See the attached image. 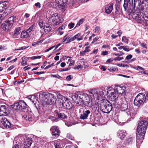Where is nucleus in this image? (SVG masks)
Segmentation results:
<instances>
[{
    "mask_svg": "<svg viewBox=\"0 0 148 148\" xmlns=\"http://www.w3.org/2000/svg\"><path fill=\"white\" fill-rule=\"evenodd\" d=\"M7 4L6 1L0 2V12H1L7 8Z\"/></svg>",
    "mask_w": 148,
    "mask_h": 148,
    "instance_id": "nucleus-25",
    "label": "nucleus"
},
{
    "mask_svg": "<svg viewBox=\"0 0 148 148\" xmlns=\"http://www.w3.org/2000/svg\"><path fill=\"white\" fill-rule=\"evenodd\" d=\"M145 98V94L143 93H139L135 97L134 101L135 105L140 106L143 103Z\"/></svg>",
    "mask_w": 148,
    "mask_h": 148,
    "instance_id": "nucleus-7",
    "label": "nucleus"
},
{
    "mask_svg": "<svg viewBox=\"0 0 148 148\" xmlns=\"http://www.w3.org/2000/svg\"><path fill=\"white\" fill-rule=\"evenodd\" d=\"M148 125V121L146 119L141 121L138 124L136 133L137 148L140 146L143 142Z\"/></svg>",
    "mask_w": 148,
    "mask_h": 148,
    "instance_id": "nucleus-1",
    "label": "nucleus"
},
{
    "mask_svg": "<svg viewBox=\"0 0 148 148\" xmlns=\"http://www.w3.org/2000/svg\"><path fill=\"white\" fill-rule=\"evenodd\" d=\"M56 6H58L60 10L64 11L66 8L67 0H55Z\"/></svg>",
    "mask_w": 148,
    "mask_h": 148,
    "instance_id": "nucleus-8",
    "label": "nucleus"
},
{
    "mask_svg": "<svg viewBox=\"0 0 148 148\" xmlns=\"http://www.w3.org/2000/svg\"><path fill=\"white\" fill-rule=\"evenodd\" d=\"M132 17L138 23H140L141 21V14L140 9L136 6V9L133 13Z\"/></svg>",
    "mask_w": 148,
    "mask_h": 148,
    "instance_id": "nucleus-9",
    "label": "nucleus"
},
{
    "mask_svg": "<svg viewBox=\"0 0 148 148\" xmlns=\"http://www.w3.org/2000/svg\"><path fill=\"white\" fill-rule=\"evenodd\" d=\"M136 114V111L135 110H131L129 113L127 112V114L128 115L130 114V116L132 117Z\"/></svg>",
    "mask_w": 148,
    "mask_h": 148,
    "instance_id": "nucleus-40",
    "label": "nucleus"
},
{
    "mask_svg": "<svg viewBox=\"0 0 148 148\" xmlns=\"http://www.w3.org/2000/svg\"><path fill=\"white\" fill-rule=\"evenodd\" d=\"M75 25V24L74 23H70L68 25V27H69V28L70 29H71L73 28Z\"/></svg>",
    "mask_w": 148,
    "mask_h": 148,
    "instance_id": "nucleus-56",
    "label": "nucleus"
},
{
    "mask_svg": "<svg viewBox=\"0 0 148 148\" xmlns=\"http://www.w3.org/2000/svg\"><path fill=\"white\" fill-rule=\"evenodd\" d=\"M132 57V55L129 54L126 57V58L127 60H129L131 59Z\"/></svg>",
    "mask_w": 148,
    "mask_h": 148,
    "instance_id": "nucleus-60",
    "label": "nucleus"
},
{
    "mask_svg": "<svg viewBox=\"0 0 148 148\" xmlns=\"http://www.w3.org/2000/svg\"><path fill=\"white\" fill-rule=\"evenodd\" d=\"M66 26V25H63L61 26L57 29L56 32L60 35H62L63 33V32L62 31L65 29Z\"/></svg>",
    "mask_w": 148,
    "mask_h": 148,
    "instance_id": "nucleus-28",
    "label": "nucleus"
},
{
    "mask_svg": "<svg viewBox=\"0 0 148 148\" xmlns=\"http://www.w3.org/2000/svg\"><path fill=\"white\" fill-rule=\"evenodd\" d=\"M58 117L60 118L65 119L67 117V116L64 113H60L58 115Z\"/></svg>",
    "mask_w": 148,
    "mask_h": 148,
    "instance_id": "nucleus-42",
    "label": "nucleus"
},
{
    "mask_svg": "<svg viewBox=\"0 0 148 148\" xmlns=\"http://www.w3.org/2000/svg\"><path fill=\"white\" fill-rule=\"evenodd\" d=\"M137 67V68L136 69L137 70H138V69H140L141 70L144 71V69L143 68H142V67H141L140 66H138Z\"/></svg>",
    "mask_w": 148,
    "mask_h": 148,
    "instance_id": "nucleus-63",
    "label": "nucleus"
},
{
    "mask_svg": "<svg viewBox=\"0 0 148 148\" xmlns=\"http://www.w3.org/2000/svg\"><path fill=\"white\" fill-rule=\"evenodd\" d=\"M106 92V91L105 90L104 88H102L100 90L99 89L98 98L100 96H102L103 95L104 92Z\"/></svg>",
    "mask_w": 148,
    "mask_h": 148,
    "instance_id": "nucleus-33",
    "label": "nucleus"
},
{
    "mask_svg": "<svg viewBox=\"0 0 148 148\" xmlns=\"http://www.w3.org/2000/svg\"><path fill=\"white\" fill-rule=\"evenodd\" d=\"M128 39L126 36H123L122 39V41L126 43L127 44L128 43Z\"/></svg>",
    "mask_w": 148,
    "mask_h": 148,
    "instance_id": "nucleus-46",
    "label": "nucleus"
},
{
    "mask_svg": "<svg viewBox=\"0 0 148 148\" xmlns=\"http://www.w3.org/2000/svg\"><path fill=\"white\" fill-rule=\"evenodd\" d=\"M90 113V111L88 110L84 111L83 113L81 114L79 119L83 120L86 119H87L88 115Z\"/></svg>",
    "mask_w": 148,
    "mask_h": 148,
    "instance_id": "nucleus-22",
    "label": "nucleus"
},
{
    "mask_svg": "<svg viewBox=\"0 0 148 148\" xmlns=\"http://www.w3.org/2000/svg\"><path fill=\"white\" fill-rule=\"evenodd\" d=\"M136 4H138V6L141 5L140 3L138 1L134 0V3L133 0H124L123 7L125 11L127 10L128 7L131 11H133L134 10Z\"/></svg>",
    "mask_w": 148,
    "mask_h": 148,
    "instance_id": "nucleus-3",
    "label": "nucleus"
},
{
    "mask_svg": "<svg viewBox=\"0 0 148 148\" xmlns=\"http://www.w3.org/2000/svg\"><path fill=\"white\" fill-rule=\"evenodd\" d=\"M92 109L94 112H95L96 111H98L99 110V108L97 105H95L92 107Z\"/></svg>",
    "mask_w": 148,
    "mask_h": 148,
    "instance_id": "nucleus-47",
    "label": "nucleus"
},
{
    "mask_svg": "<svg viewBox=\"0 0 148 148\" xmlns=\"http://www.w3.org/2000/svg\"><path fill=\"white\" fill-rule=\"evenodd\" d=\"M111 88H110L108 89V90L107 93V95L108 97L110 98V100L112 101H115L117 99L118 96L117 94H116L114 90H111Z\"/></svg>",
    "mask_w": 148,
    "mask_h": 148,
    "instance_id": "nucleus-11",
    "label": "nucleus"
},
{
    "mask_svg": "<svg viewBox=\"0 0 148 148\" xmlns=\"http://www.w3.org/2000/svg\"><path fill=\"white\" fill-rule=\"evenodd\" d=\"M73 78V77L72 75H70L67 76L66 77V79L67 81H69L71 80V78Z\"/></svg>",
    "mask_w": 148,
    "mask_h": 148,
    "instance_id": "nucleus-59",
    "label": "nucleus"
},
{
    "mask_svg": "<svg viewBox=\"0 0 148 148\" xmlns=\"http://www.w3.org/2000/svg\"><path fill=\"white\" fill-rule=\"evenodd\" d=\"M88 47H86L85 48V50L82 51H80V55L81 56H83L87 52H88L90 51V50L88 49Z\"/></svg>",
    "mask_w": 148,
    "mask_h": 148,
    "instance_id": "nucleus-37",
    "label": "nucleus"
},
{
    "mask_svg": "<svg viewBox=\"0 0 148 148\" xmlns=\"http://www.w3.org/2000/svg\"><path fill=\"white\" fill-rule=\"evenodd\" d=\"M34 29V26L32 25L30 26L29 29H27L26 31L29 34V33L30 32Z\"/></svg>",
    "mask_w": 148,
    "mask_h": 148,
    "instance_id": "nucleus-49",
    "label": "nucleus"
},
{
    "mask_svg": "<svg viewBox=\"0 0 148 148\" xmlns=\"http://www.w3.org/2000/svg\"><path fill=\"white\" fill-rule=\"evenodd\" d=\"M15 20L14 16L9 17L7 21H5L1 25L2 28L5 31H8L12 27L14 22Z\"/></svg>",
    "mask_w": 148,
    "mask_h": 148,
    "instance_id": "nucleus-6",
    "label": "nucleus"
},
{
    "mask_svg": "<svg viewBox=\"0 0 148 148\" xmlns=\"http://www.w3.org/2000/svg\"><path fill=\"white\" fill-rule=\"evenodd\" d=\"M47 19L49 23H52L59 18V16L57 13L51 15L50 17L47 16Z\"/></svg>",
    "mask_w": 148,
    "mask_h": 148,
    "instance_id": "nucleus-14",
    "label": "nucleus"
},
{
    "mask_svg": "<svg viewBox=\"0 0 148 148\" xmlns=\"http://www.w3.org/2000/svg\"><path fill=\"white\" fill-rule=\"evenodd\" d=\"M63 40V43L66 44L73 41L74 39L73 37L71 38V37L69 36L66 37V36H65L64 37Z\"/></svg>",
    "mask_w": 148,
    "mask_h": 148,
    "instance_id": "nucleus-26",
    "label": "nucleus"
},
{
    "mask_svg": "<svg viewBox=\"0 0 148 148\" xmlns=\"http://www.w3.org/2000/svg\"><path fill=\"white\" fill-rule=\"evenodd\" d=\"M98 89H90L89 90V92L91 94L93 95L95 97V96H97V99H98Z\"/></svg>",
    "mask_w": 148,
    "mask_h": 148,
    "instance_id": "nucleus-24",
    "label": "nucleus"
},
{
    "mask_svg": "<svg viewBox=\"0 0 148 148\" xmlns=\"http://www.w3.org/2000/svg\"><path fill=\"white\" fill-rule=\"evenodd\" d=\"M46 23L45 21L42 20H40L39 22V24L40 27L43 29L45 26Z\"/></svg>",
    "mask_w": 148,
    "mask_h": 148,
    "instance_id": "nucleus-39",
    "label": "nucleus"
},
{
    "mask_svg": "<svg viewBox=\"0 0 148 148\" xmlns=\"http://www.w3.org/2000/svg\"><path fill=\"white\" fill-rule=\"evenodd\" d=\"M66 148H77L75 146L73 145L66 146Z\"/></svg>",
    "mask_w": 148,
    "mask_h": 148,
    "instance_id": "nucleus-62",
    "label": "nucleus"
},
{
    "mask_svg": "<svg viewBox=\"0 0 148 148\" xmlns=\"http://www.w3.org/2000/svg\"><path fill=\"white\" fill-rule=\"evenodd\" d=\"M119 137L121 139H123L127 134L125 130H119L118 132Z\"/></svg>",
    "mask_w": 148,
    "mask_h": 148,
    "instance_id": "nucleus-23",
    "label": "nucleus"
},
{
    "mask_svg": "<svg viewBox=\"0 0 148 148\" xmlns=\"http://www.w3.org/2000/svg\"><path fill=\"white\" fill-rule=\"evenodd\" d=\"M27 98L32 102L35 107L38 109V102L37 100L36 97L34 96H29L27 97Z\"/></svg>",
    "mask_w": 148,
    "mask_h": 148,
    "instance_id": "nucleus-15",
    "label": "nucleus"
},
{
    "mask_svg": "<svg viewBox=\"0 0 148 148\" xmlns=\"http://www.w3.org/2000/svg\"><path fill=\"white\" fill-rule=\"evenodd\" d=\"M100 29V27L98 26H97L95 29V32H99Z\"/></svg>",
    "mask_w": 148,
    "mask_h": 148,
    "instance_id": "nucleus-64",
    "label": "nucleus"
},
{
    "mask_svg": "<svg viewBox=\"0 0 148 148\" xmlns=\"http://www.w3.org/2000/svg\"><path fill=\"white\" fill-rule=\"evenodd\" d=\"M81 36L80 34L78 33L73 37V38L74 40L77 39V40L79 41L82 39V37Z\"/></svg>",
    "mask_w": 148,
    "mask_h": 148,
    "instance_id": "nucleus-35",
    "label": "nucleus"
},
{
    "mask_svg": "<svg viewBox=\"0 0 148 148\" xmlns=\"http://www.w3.org/2000/svg\"><path fill=\"white\" fill-rule=\"evenodd\" d=\"M15 138L13 142V145L12 148H25V145H23V143L20 141L16 142Z\"/></svg>",
    "mask_w": 148,
    "mask_h": 148,
    "instance_id": "nucleus-18",
    "label": "nucleus"
},
{
    "mask_svg": "<svg viewBox=\"0 0 148 148\" xmlns=\"http://www.w3.org/2000/svg\"><path fill=\"white\" fill-rule=\"evenodd\" d=\"M23 117L26 120L29 121H32L34 120L33 117L32 116L31 113H29L28 115H24Z\"/></svg>",
    "mask_w": 148,
    "mask_h": 148,
    "instance_id": "nucleus-30",
    "label": "nucleus"
},
{
    "mask_svg": "<svg viewBox=\"0 0 148 148\" xmlns=\"http://www.w3.org/2000/svg\"><path fill=\"white\" fill-rule=\"evenodd\" d=\"M125 87L123 86H116L114 90L115 92L123 95L126 90Z\"/></svg>",
    "mask_w": 148,
    "mask_h": 148,
    "instance_id": "nucleus-13",
    "label": "nucleus"
},
{
    "mask_svg": "<svg viewBox=\"0 0 148 148\" xmlns=\"http://www.w3.org/2000/svg\"><path fill=\"white\" fill-rule=\"evenodd\" d=\"M54 145L55 148H62L63 147L62 141L60 140L55 141Z\"/></svg>",
    "mask_w": 148,
    "mask_h": 148,
    "instance_id": "nucleus-29",
    "label": "nucleus"
},
{
    "mask_svg": "<svg viewBox=\"0 0 148 148\" xmlns=\"http://www.w3.org/2000/svg\"><path fill=\"white\" fill-rule=\"evenodd\" d=\"M119 52H120V53H114L113 54V55H115L116 56H122L124 54V53H123V52H122L121 51H119Z\"/></svg>",
    "mask_w": 148,
    "mask_h": 148,
    "instance_id": "nucleus-52",
    "label": "nucleus"
},
{
    "mask_svg": "<svg viewBox=\"0 0 148 148\" xmlns=\"http://www.w3.org/2000/svg\"><path fill=\"white\" fill-rule=\"evenodd\" d=\"M0 125L2 128H10L11 124L5 116H2L0 117Z\"/></svg>",
    "mask_w": 148,
    "mask_h": 148,
    "instance_id": "nucleus-10",
    "label": "nucleus"
},
{
    "mask_svg": "<svg viewBox=\"0 0 148 148\" xmlns=\"http://www.w3.org/2000/svg\"><path fill=\"white\" fill-rule=\"evenodd\" d=\"M139 73L144 74L145 75L148 76V73H147L145 69L143 71H140L139 72Z\"/></svg>",
    "mask_w": 148,
    "mask_h": 148,
    "instance_id": "nucleus-50",
    "label": "nucleus"
},
{
    "mask_svg": "<svg viewBox=\"0 0 148 148\" xmlns=\"http://www.w3.org/2000/svg\"><path fill=\"white\" fill-rule=\"evenodd\" d=\"M79 98H81L80 103V104H84L89 107L92 106V102L89 96L86 94L81 93Z\"/></svg>",
    "mask_w": 148,
    "mask_h": 148,
    "instance_id": "nucleus-4",
    "label": "nucleus"
},
{
    "mask_svg": "<svg viewBox=\"0 0 148 148\" xmlns=\"http://www.w3.org/2000/svg\"><path fill=\"white\" fill-rule=\"evenodd\" d=\"M35 6L39 9L41 8V4L39 2H37L35 4Z\"/></svg>",
    "mask_w": 148,
    "mask_h": 148,
    "instance_id": "nucleus-54",
    "label": "nucleus"
},
{
    "mask_svg": "<svg viewBox=\"0 0 148 148\" xmlns=\"http://www.w3.org/2000/svg\"><path fill=\"white\" fill-rule=\"evenodd\" d=\"M41 58V56H32L31 58V59L32 60H34L37 59H40Z\"/></svg>",
    "mask_w": 148,
    "mask_h": 148,
    "instance_id": "nucleus-51",
    "label": "nucleus"
},
{
    "mask_svg": "<svg viewBox=\"0 0 148 148\" xmlns=\"http://www.w3.org/2000/svg\"><path fill=\"white\" fill-rule=\"evenodd\" d=\"M128 109V103L127 101L124 99L122 100L121 105V109L122 111H125Z\"/></svg>",
    "mask_w": 148,
    "mask_h": 148,
    "instance_id": "nucleus-21",
    "label": "nucleus"
},
{
    "mask_svg": "<svg viewBox=\"0 0 148 148\" xmlns=\"http://www.w3.org/2000/svg\"><path fill=\"white\" fill-rule=\"evenodd\" d=\"M123 59V57H116L115 58L114 60H118V61H120L121 60H122Z\"/></svg>",
    "mask_w": 148,
    "mask_h": 148,
    "instance_id": "nucleus-55",
    "label": "nucleus"
},
{
    "mask_svg": "<svg viewBox=\"0 0 148 148\" xmlns=\"http://www.w3.org/2000/svg\"><path fill=\"white\" fill-rule=\"evenodd\" d=\"M20 101L18 103H15L12 106V107L14 110H19L21 109Z\"/></svg>",
    "mask_w": 148,
    "mask_h": 148,
    "instance_id": "nucleus-32",
    "label": "nucleus"
},
{
    "mask_svg": "<svg viewBox=\"0 0 148 148\" xmlns=\"http://www.w3.org/2000/svg\"><path fill=\"white\" fill-rule=\"evenodd\" d=\"M134 141V138H130L127 139L126 143L131 144Z\"/></svg>",
    "mask_w": 148,
    "mask_h": 148,
    "instance_id": "nucleus-41",
    "label": "nucleus"
},
{
    "mask_svg": "<svg viewBox=\"0 0 148 148\" xmlns=\"http://www.w3.org/2000/svg\"><path fill=\"white\" fill-rule=\"evenodd\" d=\"M20 103L21 106V109H24L26 107V103L23 101H20Z\"/></svg>",
    "mask_w": 148,
    "mask_h": 148,
    "instance_id": "nucleus-38",
    "label": "nucleus"
},
{
    "mask_svg": "<svg viewBox=\"0 0 148 148\" xmlns=\"http://www.w3.org/2000/svg\"><path fill=\"white\" fill-rule=\"evenodd\" d=\"M123 49L125 51H130V50L129 49V47L128 46H123Z\"/></svg>",
    "mask_w": 148,
    "mask_h": 148,
    "instance_id": "nucleus-53",
    "label": "nucleus"
},
{
    "mask_svg": "<svg viewBox=\"0 0 148 148\" xmlns=\"http://www.w3.org/2000/svg\"><path fill=\"white\" fill-rule=\"evenodd\" d=\"M27 48V47H25V46H23V47H19L18 49H16L15 50H22L25 49L26 48Z\"/></svg>",
    "mask_w": 148,
    "mask_h": 148,
    "instance_id": "nucleus-61",
    "label": "nucleus"
},
{
    "mask_svg": "<svg viewBox=\"0 0 148 148\" xmlns=\"http://www.w3.org/2000/svg\"><path fill=\"white\" fill-rule=\"evenodd\" d=\"M45 3L48 4V5L50 7H55L54 5L56 6L55 0H46L45 1Z\"/></svg>",
    "mask_w": 148,
    "mask_h": 148,
    "instance_id": "nucleus-27",
    "label": "nucleus"
},
{
    "mask_svg": "<svg viewBox=\"0 0 148 148\" xmlns=\"http://www.w3.org/2000/svg\"><path fill=\"white\" fill-rule=\"evenodd\" d=\"M21 28L20 27H18L15 29L14 33V35L15 36H17L21 32Z\"/></svg>",
    "mask_w": 148,
    "mask_h": 148,
    "instance_id": "nucleus-36",
    "label": "nucleus"
},
{
    "mask_svg": "<svg viewBox=\"0 0 148 148\" xmlns=\"http://www.w3.org/2000/svg\"><path fill=\"white\" fill-rule=\"evenodd\" d=\"M66 137L68 138L71 140H72L73 138L72 136L70 134H67Z\"/></svg>",
    "mask_w": 148,
    "mask_h": 148,
    "instance_id": "nucleus-58",
    "label": "nucleus"
},
{
    "mask_svg": "<svg viewBox=\"0 0 148 148\" xmlns=\"http://www.w3.org/2000/svg\"><path fill=\"white\" fill-rule=\"evenodd\" d=\"M57 97L58 99L61 100H63V99L65 100L66 99L64 97L60 94L59 93H57Z\"/></svg>",
    "mask_w": 148,
    "mask_h": 148,
    "instance_id": "nucleus-43",
    "label": "nucleus"
},
{
    "mask_svg": "<svg viewBox=\"0 0 148 148\" xmlns=\"http://www.w3.org/2000/svg\"><path fill=\"white\" fill-rule=\"evenodd\" d=\"M39 98L43 104L52 105L56 102V98L54 95L49 93H45L39 95Z\"/></svg>",
    "mask_w": 148,
    "mask_h": 148,
    "instance_id": "nucleus-2",
    "label": "nucleus"
},
{
    "mask_svg": "<svg viewBox=\"0 0 148 148\" xmlns=\"http://www.w3.org/2000/svg\"><path fill=\"white\" fill-rule=\"evenodd\" d=\"M82 92H77L71 96V98L73 100L77 102V103L79 104L81 98H79L80 95Z\"/></svg>",
    "mask_w": 148,
    "mask_h": 148,
    "instance_id": "nucleus-16",
    "label": "nucleus"
},
{
    "mask_svg": "<svg viewBox=\"0 0 148 148\" xmlns=\"http://www.w3.org/2000/svg\"><path fill=\"white\" fill-rule=\"evenodd\" d=\"M62 104L63 107L66 109H70L72 108L73 106L72 103L67 98L64 101H63V102H62Z\"/></svg>",
    "mask_w": 148,
    "mask_h": 148,
    "instance_id": "nucleus-12",
    "label": "nucleus"
},
{
    "mask_svg": "<svg viewBox=\"0 0 148 148\" xmlns=\"http://www.w3.org/2000/svg\"><path fill=\"white\" fill-rule=\"evenodd\" d=\"M49 119L53 121H56L57 118L54 117L53 116H51L49 117Z\"/></svg>",
    "mask_w": 148,
    "mask_h": 148,
    "instance_id": "nucleus-57",
    "label": "nucleus"
},
{
    "mask_svg": "<svg viewBox=\"0 0 148 148\" xmlns=\"http://www.w3.org/2000/svg\"><path fill=\"white\" fill-rule=\"evenodd\" d=\"M101 110L103 112L109 113L112 110V107L111 104L107 100L101 102L100 106Z\"/></svg>",
    "mask_w": 148,
    "mask_h": 148,
    "instance_id": "nucleus-5",
    "label": "nucleus"
},
{
    "mask_svg": "<svg viewBox=\"0 0 148 148\" xmlns=\"http://www.w3.org/2000/svg\"><path fill=\"white\" fill-rule=\"evenodd\" d=\"M29 36V34L26 31H23L21 34V37L23 38H27Z\"/></svg>",
    "mask_w": 148,
    "mask_h": 148,
    "instance_id": "nucleus-34",
    "label": "nucleus"
},
{
    "mask_svg": "<svg viewBox=\"0 0 148 148\" xmlns=\"http://www.w3.org/2000/svg\"><path fill=\"white\" fill-rule=\"evenodd\" d=\"M53 135L57 137L59 136L60 131L56 126H53L50 129Z\"/></svg>",
    "mask_w": 148,
    "mask_h": 148,
    "instance_id": "nucleus-19",
    "label": "nucleus"
},
{
    "mask_svg": "<svg viewBox=\"0 0 148 148\" xmlns=\"http://www.w3.org/2000/svg\"><path fill=\"white\" fill-rule=\"evenodd\" d=\"M7 109L6 106L4 105H1L0 106V117L7 115L6 112Z\"/></svg>",
    "mask_w": 148,
    "mask_h": 148,
    "instance_id": "nucleus-17",
    "label": "nucleus"
},
{
    "mask_svg": "<svg viewBox=\"0 0 148 148\" xmlns=\"http://www.w3.org/2000/svg\"><path fill=\"white\" fill-rule=\"evenodd\" d=\"M84 20V19L83 18L81 19L77 23L76 27H79L80 26V25L83 23Z\"/></svg>",
    "mask_w": 148,
    "mask_h": 148,
    "instance_id": "nucleus-44",
    "label": "nucleus"
},
{
    "mask_svg": "<svg viewBox=\"0 0 148 148\" xmlns=\"http://www.w3.org/2000/svg\"><path fill=\"white\" fill-rule=\"evenodd\" d=\"M32 138H26L25 139L24 142L23 143V145H25V148H28L31 145L32 143Z\"/></svg>",
    "mask_w": 148,
    "mask_h": 148,
    "instance_id": "nucleus-20",
    "label": "nucleus"
},
{
    "mask_svg": "<svg viewBox=\"0 0 148 148\" xmlns=\"http://www.w3.org/2000/svg\"><path fill=\"white\" fill-rule=\"evenodd\" d=\"M43 29H44L45 33H47L51 31V27H46V28H43Z\"/></svg>",
    "mask_w": 148,
    "mask_h": 148,
    "instance_id": "nucleus-45",
    "label": "nucleus"
},
{
    "mask_svg": "<svg viewBox=\"0 0 148 148\" xmlns=\"http://www.w3.org/2000/svg\"><path fill=\"white\" fill-rule=\"evenodd\" d=\"M113 4H110L109 5L107 6L105 8L106 12L108 14H110L112 12L113 9Z\"/></svg>",
    "mask_w": 148,
    "mask_h": 148,
    "instance_id": "nucleus-31",
    "label": "nucleus"
},
{
    "mask_svg": "<svg viewBox=\"0 0 148 148\" xmlns=\"http://www.w3.org/2000/svg\"><path fill=\"white\" fill-rule=\"evenodd\" d=\"M108 70L110 72L115 71H116V69L113 67L109 66L108 68Z\"/></svg>",
    "mask_w": 148,
    "mask_h": 148,
    "instance_id": "nucleus-48",
    "label": "nucleus"
}]
</instances>
